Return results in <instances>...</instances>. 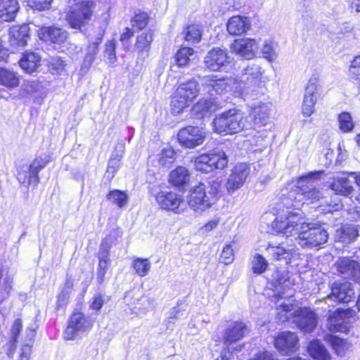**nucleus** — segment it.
I'll list each match as a JSON object with an SVG mask.
<instances>
[{
  "mask_svg": "<svg viewBox=\"0 0 360 360\" xmlns=\"http://www.w3.org/2000/svg\"><path fill=\"white\" fill-rule=\"evenodd\" d=\"M359 236V231L355 226L345 225L336 231L335 235V243H341L347 245L354 240Z\"/></svg>",
  "mask_w": 360,
  "mask_h": 360,
  "instance_id": "obj_25",
  "label": "nucleus"
},
{
  "mask_svg": "<svg viewBox=\"0 0 360 360\" xmlns=\"http://www.w3.org/2000/svg\"><path fill=\"white\" fill-rule=\"evenodd\" d=\"M32 352V346L28 345H23L19 360H30V356Z\"/></svg>",
  "mask_w": 360,
  "mask_h": 360,
  "instance_id": "obj_64",
  "label": "nucleus"
},
{
  "mask_svg": "<svg viewBox=\"0 0 360 360\" xmlns=\"http://www.w3.org/2000/svg\"><path fill=\"white\" fill-rule=\"evenodd\" d=\"M342 33H352V39L354 40H360V29H356L354 27L350 25L349 23H346L344 26Z\"/></svg>",
  "mask_w": 360,
  "mask_h": 360,
  "instance_id": "obj_60",
  "label": "nucleus"
},
{
  "mask_svg": "<svg viewBox=\"0 0 360 360\" xmlns=\"http://www.w3.org/2000/svg\"><path fill=\"white\" fill-rule=\"evenodd\" d=\"M214 131L217 134H233L252 128L244 113L236 108L219 114L213 120Z\"/></svg>",
  "mask_w": 360,
  "mask_h": 360,
  "instance_id": "obj_4",
  "label": "nucleus"
},
{
  "mask_svg": "<svg viewBox=\"0 0 360 360\" xmlns=\"http://www.w3.org/2000/svg\"><path fill=\"white\" fill-rule=\"evenodd\" d=\"M338 123L340 129L345 132H351L354 128V122L352 120L349 112H343L338 115Z\"/></svg>",
  "mask_w": 360,
  "mask_h": 360,
  "instance_id": "obj_42",
  "label": "nucleus"
},
{
  "mask_svg": "<svg viewBox=\"0 0 360 360\" xmlns=\"http://www.w3.org/2000/svg\"><path fill=\"white\" fill-rule=\"evenodd\" d=\"M124 146L122 144L117 146L115 151L112 154L106 170L105 175L108 178L114 177L115 172L120 168L122 155L124 153Z\"/></svg>",
  "mask_w": 360,
  "mask_h": 360,
  "instance_id": "obj_29",
  "label": "nucleus"
},
{
  "mask_svg": "<svg viewBox=\"0 0 360 360\" xmlns=\"http://www.w3.org/2000/svg\"><path fill=\"white\" fill-rule=\"evenodd\" d=\"M193 113L198 116V117H204L207 116L209 113L214 111V109L212 108L211 105V101H200L196 103L192 109Z\"/></svg>",
  "mask_w": 360,
  "mask_h": 360,
  "instance_id": "obj_47",
  "label": "nucleus"
},
{
  "mask_svg": "<svg viewBox=\"0 0 360 360\" xmlns=\"http://www.w3.org/2000/svg\"><path fill=\"white\" fill-rule=\"evenodd\" d=\"M48 65L51 70L59 74L64 70L65 63L59 56H51L48 59Z\"/></svg>",
  "mask_w": 360,
  "mask_h": 360,
  "instance_id": "obj_54",
  "label": "nucleus"
},
{
  "mask_svg": "<svg viewBox=\"0 0 360 360\" xmlns=\"http://www.w3.org/2000/svg\"><path fill=\"white\" fill-rule=\"evenodd\" d=\"M70 294V292L62 290L58 297V305L59 307H63L67 304L69 300Z\"/></svg>",
  "mask_w": 360,
  "mask_h": 360,
  "instance_id": "obj_63",
  "label": "nucleus"
},
{
  "mask_svg": "<svg viewBox=\"0 0 360 360\" xmlns=\"http://www.w3.org/2000/svg\"><path fill=\"white\" fill-rule=\"evenodd\" d=\"M93 323L82 312H74L68 321V325L64 333L67 340H75L91 329Z\"/></svg>",
  "mask_w": 360,
  "mask_h": 360,
  "instance_id": "obj_8",
  "label": "nucleus"
},
{
  "mask_svg": "<svg viewBox=\"0 0 360 360\" xmlns=\"http://www.w3.org/2000/svg\"><path fill=\"white\" fill-rule=\"evenodd\" d=\"M231 83V78L227 77H219L215 75L205 76L202 79L203 91L212 96L226 91Z\"/></svg>",
  "mask_w": 360,
  "mask_h": 360,
  "instance_id": "obj_14",
  "label": "nucleus"
},
{
  "mask_svg": "<svg viewBox=\"0 0 360 360\" xmlns=\"http://www.w3.org/2000/svg\"><path fill=\"white\" fill-rule=\"evenodd\" d=\"M348 73L352 80L360 82V54L351 60Z\"/></svg>",
  "mask_w": 360,
  "mask_h": 360,
  "instance_id": "obj_51",
  "label": "nucleus"
},
{
  "mask_svg": "<svg viewBox=\"0 0 360 360\" xmlns=\"http://www.w3.org/2000/svg\"><path fill=\"white\" fill-rule=\"evenodd\" d=\"M212 172L216 169H223L228 165V157L223 150H214L208 153Z\"/></svg>",
  "mask_w": 360,
  "mask_h": 360,
  "instance_id": "obj_36",
  "label": "nucleus"
},
{
  "mask_svg": "<svg viewBox=\"0 0 360 360\" xmlns=\"http://www.w3.org/2000/svg\"><path fill=\"white\" fill-rule=\"evenodd\" d=\"M332 189L337 193L348 196L354 191V188L347 177L340 176L335 179L331 185Z\"/></svg>",
  "mask_w": 360,
  "mask_h": 360,
  "instance_id": "obj_33",
  "label": "nucleus"
},
{
  "mask_svg": "<svg viewBox=\"0 0 360 360\" xmlns=\"http://www.w3.org/2000/svg\"><path fill=\"white\" fill-rule=\"evenodd\" d=\"M107 198L120 207L125 206L128 201L127 195L124 192L119 190H114L109 192L107 195Z\"/></svg>",
  "mask_w": 360,
  "mask_h": 360,
  "instance_id": "obj_50",
  "label": "nucleus"
},
{
  "mask_svg": "<svg viewBox=\"0 0 360 360\" xmlns=\"http://www.w3.org/2000/svg\"><path fill=\"white\" fill-rule=\"evenodd\" d=\"M17 179L21 184L30 185L32 181H34L33 175H31V172L29 169V167H22L18 171Z\"/></svg>",
  "mask_w": 360,
  "mask_h": 360,
  "instance_id": "obj_53",
  "label": "nucleus"
},
{
  "mask_svg": "<svg viewBox=\"0 0 360 360\" xmlns=\"http://www.w3.org/2000/svg\"><path fill=\"white\" fill-rule=\"evenodd\" d=\"M272 226L287 237L297 235L298 244L302 248L318 247L328 239V233L324 228L305 222L302 213L293 210H287L279 213Z\"/></svg>",
  "mask_w": 360,
  "mask_h": 360,
  "instance_id": "obj_1",
  "label": "nucleus"
},
{
  "mask_svg": "<svg viewBox=\"0 0 360 360\" xmlns=\"http://www.w3.org/2000/svg\"><path fill=\"white\" fill-rule=\"evenodd\" d=\"M103 303L104 301L101 295H95L92 299L90 307L94 310L98 311L102 308Z\"/></svg>",
  "mask_w": 360,
  "mask_h": 360,
  "instance_id": "obj_61",
  "label": "nucleus"
},
{
  "mask_svg": "<svg viewBox=\"0 0 360 360\" xmlns=\"http://www.w3.org/2000/svg\"><path fill=\"white\" fill-rule=\"evenodd\" d=\"M321 89L319 77L312 76L306 87L304 94L302 112L305 117H310L315 112V104L317 101V95Z\"/></svg>",
  "mask_w": 360,
  "mask_h": 360,
  "instance_id": "obj_10",
  "label": "nucleus"
},
{
  "mask_svg": "<svg viewBox=\"0 0 360 360\" xmlns=\"http://www.w3.org/2000/svg\"><path fill=\"white\" fill-rule=\"evenodd\" d=\"M194 166L196 170L209 173L212 172L211 164L208 153L202 154L194 160Z\"/></svg>",
  "mask_w": 360,
  "mask_h": 360,
  "instance_id": "obj_45",
  "label": "nucleus"
},
{
  "mask_svg": "<svg viewBox=\"0 0 360 360\" xmlns=\"http://www.w3.org/2000/svg\"><path fill=\"white\" fill-rule=\"evenodd\" d=\"M231 48L237 55L249 60L255 57L258 43L254 39L244 38L235 40Z\"/></svg>",
  "mask_w": 360,
  "mask_h": 360,
  "instance_id": "obj_20",
  "label": "nucleus"
},
{
  "mask_svg": "<svg viewBox=\"0 0 360 360\" xmlns=\"http://www.w3.org/2000/svg\"><path fill=\"white\" fill-rule=\"evenodd\" d=\"M92 0H84L77 3L68 15V21L73 29L81 30L91 21L95 8Z\"/></svg>",
  "mask_w": 360,
  "mask_h": 360,
  "instance_id": "obj_7",
  "label": "nucleus"
},
{
  "mask_svg": "<svg viewBox=\"0 0 360 360\" xmlns=\"http://www.w3.org/2000/svg\"><path fill=\"white\" fill-rule=\"evenodd\" d=\"M40 39L52 44H60L64 43L68 33L62 28L56 27H43L38 30Z\"/></svg>",
  "mask_w": 360,
  "mask_h": 360,
  "instance_id": "obj_21",
  "label": "nucleus"
},
{
  "mask_svg": "<svg viewBox=\"0 0 360 360\" xmlns=\"http://www.w3.org/2000/svg\"><path fill=\"white\" fill-rule=\"evenodd\" d=\"M30 27L27 25L20 26H13L10 29L9 39L10 43L14 46H25L27 45L29 35Z\"/></svg>",
  "mask_w": 360,
  "mask_h": 360,
  "instance_id": "obj_24",
  "label": "nucleus"
},
{
  "mask_svg": "<svg viewBox=\"0 0 360 360\" xmlns=\"http://www.w3.org/2000/svg\"><path fill=\"white\" fill-rule=\"evenodd\" d=\"M194 51L192 48L182 47L175 55V60L179 67L187 65L193 56Z\"/></svg>",
  "mask_w": 360,
  "mask_h": 360,
  "instance_id": "obj_40",
  "label": "nucleus"
},
{
  "mask_svg": "<svg viewBox=\"0 0 360 360\" xmlns=\"http://www.w3.org/2000/svg\"><path fill=\"white\" fill-rule=\"evenodd\" d=\"M317 173H309L300 176L295 183L293 188L288 193V196L283 200V203L288 208L294 207L297 210L300 205L309 201L314 202L322 197V193L316 188L312 179Z\"/></svg>",
  "mask_w": 360,
  "mask_h": 360,
  "instance_id": "obj_3",
  "label": "nucleus"
},
{
  "mask_svg": "<svg viewBox=\"0 0 360 360\" xmlns=\"http://www.w3.org/2000/svg\"><path fill=\"white\" fill-rule=\"evenodd\" d=\"M148 15L146 13L136 14L132 20V26L139 30L143 29L148 25Z\"/></svg>",
  "mask_w": 360,
  "mask_h": 360,
  "instance_id": "obj_55",
  "label": "nucleus"
},
{
  "mask_svg": "<svg viewBox=\"0 0 360 360\" xmlns=\"http://www.w3.org/2000/svg\"><path fill=\"white\" fill-rule=\"evenodd\" d=\"M278 310L281 311V319L283 317L285 319H290V316L294 315L293 322L297 327L304 333H311L317 326V316L316 313L309 308H300L295 311L294 305L288 302L282 301L277 304Z\"/></svg>",
  "mask_w": 360,
  "mask_h": 360,
  "instance_id": "obj_5",
  "label": "nucleus"
},
{
  "mask_svg": "<svg viewBox=\"0 0 360 360\" xmlns=\"http://www.w3.org/2000/svg\"><path fill=\"white\" fill-rule=\"evenodd\" d=\"M266 250L269 255H271L274 259H285V261H288L290 259V256L295 252V248L292 246L286 248L284 246L283 243L278 245L270 243Z\"/></svg>",
  "mask_w": 360,
  "mask_h": 360,
  "instance_id": "obj_27",
  "label": "nucleus"
},
{
  "mask_svg": "<svg viewBox=\"0 0 360 360\" xmlns=\"http://www.w3.org/2000/svg\"><path fill=\"white\" fill-rule=\"evenodd\" d=\"M308 352L311 357L317 360H330V356L324 346L319 340L310 342Z\"/></svg>",
  "mask_w": 360,
  "mask_h": 360,
  "instance_id": "obj_34",
  "label": "nucleus"
},
{
  "mask_svg": "<svg viewBox=\"0 0 360 360\" xmlns=\"http://www.w3.org/2000/svg\"><path fill=\"white\" fill-rule=\"evenodd\" d=\"M18 75L9 69L0 68V85L8 89H13L19 85Z\"/></svg>",
  "mask_w": 360,
  "mask_h": 360,
  "instance_id": "obj_31",
  "label": "nucleus"
},
{
  "mask_svg": "<svg viewBox=\"0 0 360 360\" xmlns=\"http://www.w3.org/2000/svg\"><path fill=\"white\" fill-rule=\"evenodd\" d=\"M206 69L212 72L224 70L231 63V58L226 49L213 48L204 58Z\"/></svg>",
  "mask_w": 360,
  "mask_h": 360,
  "instance_id": "obj_12",
  "label": "nucleus"
},
{
  "mask_svg": "<svg viewBox=\"0 0 360 360\" xmlns=\"http://www.w3.org/2000/svg\"><path fill=\"white\" fill-rule=\"evenodd\" d=\"M132 266L136 273L142 277L146 276L150 270V263L147 259L136 258L133 261Z\"/></svg>",
  "mask_w": 360,
  "mask_h": 360,
  "instance_id": "obj_46",
  "label": "nucleus"
},
{
  "mask_svg": "<svg viewBox=\"0 0 360 360\" xmlns=\"http://www.w3.org/2000/svg\"><path fill=\"white\" fill-rule=\"evenodd\" d=\"M104 30H101L98 34L99 37H97L96 41H93L89 44L86 49L84 58L82 61L81 66V70L86 72L91 67L94 61L95 60L96 56L98 53V46L102 41L104 35Z\"/></svg>",
  "mask_w": 360,
  "mask_h": 360,
  "instance_id": "obj_23",
  "label": "nucleus"
},
{
  "mask_svg": "<svg viewBox=\"0 0 360 360\" xmlns=\"http://www.w3.org/2000/svg\"><path fill=\"white\" fill-rule=\"evenodd\" d=\"M22 321L19 319L15 320L11 328V341L13 345L17 342L18 337L22 330Z\"/></svg>",
  "mask_w": 360,
  "mask_h": 360,
  "instance_id": "obj_58",
  "label": "nucleus"
},
{
  "mask_svg": "<svg viewBox=\"0 0 360 360\" xmlns=\"http://www.w3.org/2000/svg\"><path fill=\"white\" fill-rule=\"evenodd\" d=\"M116 44L114 40L108 41L105 44L104 57L105 61L110 65H114L117 61L115 53Z\"/></svg>",
  "mask_w": 360,
  "mask_h": 360,
  "instance_id": "obj_52",
  "label": "nucleus"
},
{
  "mask_svg": "<svg viewBox=\"0 0 360 360\" xmlns=\"http://www.w3.org/2000/svg\"><path fill=\"white\" fill-rule=\"evenodd\" d=\"M108 260H99L97 272V279L100 283L104 281L105 274L108 269Z\"/></svg>",
  "mask_w": 360,
  "mask_h": 360,
  "instance_id": "obj_59",
  "label": "nucleus"
},
{
  "mask_svg": "<svg viewBox=\"0 0 360 360\" xmlns=\"http://www.w3.org/2000/svg\"><path fill=\"white\" fill-rule=\"evenodd\" d=\"M328 341L330 343L332 347L339 356H343L346 352L349 349L351 345L343 339L337 336H330Z\"/></svg>",
  "mask_w": 360,
  "mask_h": 360,
  "instance_id": "obj_38",
  "label": "nucleus"
},
{
  "mask_svg": "<svg viewBox=\"0 0 360 360\" xmlns=\"http://www.w3.org/2000/svg\"><path fill=\"white\" fill-rule=\"evenodd\" d=\"M250 172L249 165L245 163L237 164L231 170L226 183V188L229 193H233L245 184Z\"/></svg>",
  "mask_w": 360,
  "mask_h": 360,
  "instance_id": "obj_13",
  "label": "nucleus"
},
{
  "mask_svg": "<svg viewBox=\"0 0 360 360\" xmlns=\"http://www.w3.org/2000/svg\"><path fill=\"white\" fill-rule=\"evenodd\" d=\"M41 57L34 52H26L19 60L20 68L27 73H32L40 65Z\"/></svg>",
  "mask_w": 360,
  "mask_h": 360,
  "instance_id": "obj_26",
  "label": "nucleus"
},
{
  "mask_svg": "<svg viewBox=\"0 0 360 360\" xmlns=\"http://www.w3.org/2000/svg\"><path fill=\"white\" fill-rule=\"evenodd\" d=\"M345 313L343 311L337 310L328 317V328L330 331L335 332H346L347 326L344 320Z\"/></svg>",
  "mask_w": 360,
  "mask_h": 360,
  "instance_id": "obj_30",
  "label": "nucleus"
},
{
  "mask_svg": "<svg viewBox=\"0 0 360 360\" xmlns=\"http://www.w3.org/2000/svg\"><path fill=\"white\" fill-rule=\"evenodd\" d=\"M19 9L17 0H0V18L4 21L13 20Z\"/></svg>",
  "mask_w": 360,
  "mask_h": 360,
  "instance_id": "obj_28",
  "label": "nucleus"
},
{
  "mask_svg": "<svg viewBox=\"0 0 360 360\" xmlns=\"http://www.w3.org/2000/svg\"><path fill=\"white\" fill-rule=\"evenodd\" d=\"M155 200L159 206L176 214L184 212L186 204L181 195L173 191H161L155 195Z\"/></svg>",
  "mask_w": 360,
  "mask_h": 360,
  "instance_id": "obj_11",
  "label": "nucleus"
},
{
  "mask_svg": "<svg viewBox=\"0 0 360 360\" xmlns=\"http://www.w3.org/2000/svg\"><path fill=\"white\" fill-rule=\"evenodd\" d=\"M49 160L41 156L37 157L29 166V169L31 172V175H33L34 182L37 184L39 182V172L41 169L44 168Z\"/></svg>",
  "mask_w": 360,
  "mask_h": 360,
  "instance_id": "obj_39",
  "label": "nucleus"
},
{
  "mask_svg": "<svg viewBox=\"0 0 360 360\" xmlns=\"http://www.w3.org/2000/svg\"><path fill=\"white\" fill-rule=\"evenodd\" d=\"M190 180V173L187 168L179 167L170 173V181L176 186L186 184Z\"/></svg>",
  "mask_w": 360,
  "mask_h": 360,
  "instance_id": "obj_35",
  "label": "nucleus"
},
{
  "mask_svg": "<svg viewBox=\"0 0 360 360\" xmlns=\"http://www.w3.org/2000/svg\"><path fill=\"white\" fill-rule=\"evenodd\" d=\"M250 117L252 120V128L256 129L266 124L271 110L270 103L257 101L250 105Z\"/></svg>",
  "mask_w": 360,
  "mask_h": 360,
  "instance_id": "obj_15",
  "label": "nucleus"
},
{
  "mask_svg": "<svg viewBox=\"0 0 360 360\" xmlns=\"http://www.w3.org/2000/svg\"><path fill=\"white\" fill-rule=\"evenodd\" d=\"M236 242V236H234L233 240L223 248L221 259L224 264H230L234 261L233 246H235Z\"/></svg>",
  "mask_w": 360,
  "mask_h": 360,
  "instance_id": "obj_43",
  "label": "nucleus"
},
{
  "mask_svg": "<svg viewBox=\"0 0 360 360\" xmlns=\"http://www.w3.org/2000/svg\"><path fill=\"white\" fill-rule=\"evenodd\" d=\"M153 40V32L151 30L142 32L136 37L135 49L139 55L148 53L150 48V44Z\"/></svg>",
  "mask_w": 360,
  "mask_h": 360,
  "instance_id": "obj_32",
  "label": "nucleus"
},
{
  "mask_svg": "<svg viewBox=\"0 0 360 360\" xmlns=\"http://www.w3.org/2000/svg\"><path fill=\"white\" fill-rule=\"evenodd\" d=\"M276 48L277 45L274 41L266 40L262 48V53L268 60L274 61L277 58Z\"/></svg>",
  "mask_w": 360,
  "mask_h": 360,
  "instance_id": "obj_44",
  "label": "nucleus"
},
{
  "mask_svg": "<svg viewBox=\"0 0 360 360\" xmlns=\"http://www.w3.org/2000/svg\"><path fill=\"white\" fill-rule=\"evenodd\" d=\"M221 186V182L218 179L193 186L186 196L188 205L194 212L202 214L217 202Z\"/></svg>",
  "mask_w": 360,
  "mask_h": 360,
  "instance_id": "obj_2",
  "label": "nucleus"
},
{
  "mask_svg": "<svg viewBox=\"0 0 360 360\" xmlns=\"http://www.w3.org/2000/svg\"><path fill=\"white\" fill-rule=\"evenodd\" d=\"M175 154L172 148H165L159 155V165L162 167H169L175 160Z\"/></svg>",
  "mask_w": 360,
  "mask_h": 360,
  "instance_id": "obj_49",
  "label": "nucleus"
},
{
  "mask_svg": "<svg viewBox=\"0 0 360 360\" xmlns=\"http://www.w3.org/2000/svg\"><path fill=\"white\" fill-rule=\"evenodd\" d=\"M198 82L194 79L180 84L171 101L172 112L179 114L188 107L198 95Z\"/></svg>",
  "mask_w": 360,
  "mask_h": 360,
  "instance_id": "obj_6",
  "label": "nucleus"
},
{
  "mask_svg": "<svg viewBox=\"0 0 360 360\" xmlns=\"http://www.w3.org/2000/svg\"><path fill=\"white\" fill-rule=\"evenodd\" d=\"M248 333L249 329L245 323L242 321L231 323L224 332V344L229 349L232 344L243 339Z\"/></svg>",
  "mask_w": 360,
  "mask_h": 360,
  "instance_id": "obj_17",
  "label": "nucleus"
},
{
  "mask_svg": "<svg viewBox=\"0 0 360 360\" xmlns=\"http://www.w3.org/2000/svg\"><path fill=\"white\" fill-rule=\"evenodd\" d=\"M336 270L345 277L360 280V264L348 257H340L335 262Z\"/></svg>",
  "mask_w": 360,
  "mask_h": 360,
  "instance_id": "obj_19",
  "label": "nucleus"
},
{
  "mask_svg": "<svg viewBox=\"0 0 360 360\" xmlns=\"http://www.w3.org/2000/svg\"><path fill=\"white\" fill-rule=\"evenodd\" d=\"M251 23L245 16L235 15L231 17L226 24L228 32L233 36L240 35L250 29Z\"/></svg>",
  "mask_w": 360,
  "mask_h": 360,
  "instance_id": "obj_22",
  "label": "nucleus"
},
{
  "mask_svg": "<svg viewBox=\"0 0 360 360\" xmlns=\"http://www.w3.org/2000/svg\"><path fill=\"white\" fill-rule=\"evenodd\" d=\"M202 37V30L196 25H191L186 27L184 31V39L188 43H198Z\"/></svg>",
  "mask_w": 360,
  "mask_h": 360,
  "instance_id": "obj_41",
  "label": "nucleus"
},
{
  "mask_svg": "<svg viewBox=\"0 0 360 360\" xmlns=\"http://www.w3.org/2000/svg\"><path fill=\"white\" fill-rule=\"evenodd\" d=\"M206 135V131L202 127L188 126L179 130L177 137L181 146L195 148L204 143Z\"/></svg>",
  "mask_w": 360,
  "mask_h": 360,
  "instance_id": "obj_9",
  "label": "nucleus"
},
{
  "mask_svg": "<svg viewBox=\"0 0 360 360\" xmlns=\"http://www.w3.org/2000/svg\"><path fill=\"white\" fill-rule=\"evenodd\" d=\"M243 79L256 83L262 75L261 67L255 63L248 65L243 70Z\"/></svg>",
  "mask_w": 360,
  "mask_h": 360,
  "instance_id": "obj_37",
  "label": "nucleus"
},
{
  "mask_svg": "<svg viewBox=\"0 0 360 360\" xmlns=\"http://www.w3.org/2000/svg\"><path fill=\"white\" fill-rule=\"evenodd\" d=\"M297 335L292 332L281 333L274 340L275 347L283 354L295 352L298 349Z\"/></svg>",
  "mask_w": 360,
  "mask_h": 360,
  "instance_id": "obj_18",
  "label": "nucleus"
},
{
  "mask_svg": "<svg viewBox=\"0 0 360 360\" xmlns=\"http://www.w3.org/2000/svg\"><path fill=\"white\" fill-rule=\"evenodd\" d=\"M252 270L254 274H261L264 273L268 266L266 259L259 254H255L252 260Z\"/></svg>",
  "mask_w": 360,
  "mask_h": 360,
  "instance_id": "obj_48",
  "label": "nucleus"
},
{
  "mask_svg": "<svg viewBox=\"0 0 360 360\" xmlns=\"http://www.w3.org/2000/svg\"><path fill=\"white\" fill-rule=\"evenodd\" d=\"M27 1L30 7L41 11L49 8L53 0H27Z\"/></svg>",
  "mask_w": 360,
  "mask_h": 360,
  "instance_id": "obj_57",
  "label": "nucleus"
},
{
  "mask_svg": "<svg viewBox=\"0 0 360 360\" xmlns=\"http://www.w3.org/2000/svg\"><path fill=\"white\" fill-rule=\"evenodd\" d=\"M331 293L327 298L338 302L348 303L355 297L353 285L349 282H335L331 285Z\"/></svg>",
  "mask_w": 360,
  "mask_h": 360,
  "instance_id": "obj_16",
  "label": "nucleus"
},
{
  "mask_svg": "<svg viewBox=\"0 0 360 360\" xmlns=\"http://www.w3.org/2000/svg\"><path fill=\"white\" fill-rule=\"evenodd\" d=\"M133 36L134 31L129 27H126L120 35V41L122 42L124 46L126 44L129 45L128 41Z\"/></svg>",
  "mask_w": 360,
  "mask_h": 360,
  "instance_id": "obj_62",
  "label": "nucleus"
},
{
  "mask_svg": "<svg viewBox=\"0 0 360 360\" xmlns=\"http://www.w3.org/2000/svg\"><path fill=\"white\" fill-rule=\"evenodd\" d=\"M278 282L279 285L277 288V290L278 291V297L281 299L284 298L285 289L287 292L286 296L291 297L292 295V292H291V289L290 288V281L288 279H285L283 281H282V280H280Z\"/></svg>",
  "mask_w": 360,
  "mask_h": 360,
  "instance_id": "obj_56",
  "label": "nucleus"
}]
</instances>
